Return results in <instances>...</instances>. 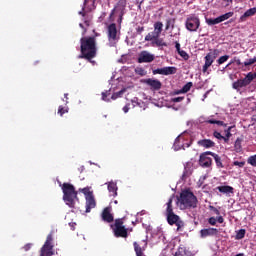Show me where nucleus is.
<instances>
[{
    "mask_svg": "<svg viewBox=\"0 0 256 256\" xmlns=\"http://www.w3.org/2000/svg\"><path fill=\"white\" fill-rule=\"evenodd\" d=\"M159 37H161V34H158L154 30L153 32H150L145 36V41H155L156 39H159Z\"/></svg>",
    "mask_w": 256,
    "mask_h": 256,
    "instance_id": "a878e982",
    "label": "nucleus"
},
{
    "mask_svg": "<svg viewBox=\"0 0 256 256\" xmlns=\"http://www.w3.org/2000/svg\"><path fill=\"white\" fill-rule=\"evenodd\" d=\"M187 31L196 32L201 27V20L195 15L188 16L185 22Z\"/></svg>",
    "mask_w": 256,
    "mask_h": 256,
    "instance_id": "423d86ee",
    "label": "nucleus"
},
{
    "mask_svg": "<svg viewBox=\"0 0 256 256\" xmlns=\"http://www.w3.org/2000/svg\"><path fill=\"white\" fill-rule=\"evenodd\" d=\"M101 218L105 223H113L114 217L113 214H111V208L106 207L102 211Z\"/></svg>",
    "mask_w": 256,
    "mask_h": 256,
    "instance_id": "2eb2a0df",
    "label": "nucleus"
},
{
    "mask_svg": "<svg viewBox=\"0 0 256 256\" xmlns=\"http://www.w3.org/2000/svg\"><path fill=\"white\" fill-rule=\"evenodd\" d=\"M155 61V55L149 53L148 51L140 52L138 56V63H153Z\"/></svg>",
    "mask_w": 256,
    "mask_h": 256,
    "instance_id": "4468645a",
    "label": "nucleus"
},
{
    "mask_svg": "<svg viewBox=\"0 0 256 256\" xmlns=\"http://www.w3.org/2000/svg\"><path fill=\"white\" fill-rule=\"evenodd\" d=\"M176 256H193L191 251L187 250V247L180 245L175 253Z\"/></svg>",
    "mask_w": 256,
    "mask_h": 256,
    "instance_id": "aec40b11",
    "label": "nucleus"
},
{
    "mask_svg": "<svg viewBox=\"0 0 256 256\" xmlns=\"http://www.w3.org/2000/svg\"><path fill=\"white\" fill-rule=\"evenodd\" d=\"M143 3H145V0H137V5L139 9H141V5H143Z\"/></svg>",
    "mask_w": 256,
    "mask_h": 256,
    "instance_id": "5fc2aeb1",
    "label": "nucleus"
},
{
    "mask_svg": "<svg viewBox=\"0 0 256 256\" xmlns=\"http://www.w3.org/2000/svg\"><path fill=\"white\" fill-rule=\"evenodd\" d=\"M233 165H234L235 167L243 168V167H245V161H242V162L234 161V162H233Z\"/></svg>",
    "mask_w": 256,
    "mask_h": 256,
    "instance_id": "c03bdc74",
    "label": "nucleus"
},
{
    "mask_svg": "<svg viewBox=\"0 0 256 256\" xmlns=\"http://www.w3.org/2000/svg\"><path fill=\"white\" fill-rule=\"evenodd\" d=\"M206 179V177L204 176V177H202V178H200L199 179V187H201L202 185H203V181Z\"/></svg>",
    "mask_w": 256,
    "mask_h": 256,
    "instance_id": "13d9d810",
    "label": "nucleus"
},
{
    "mask_svg": "<svg viewBox=\"0 0 256 256\" xmlns=\"http://www.w3.org/2000/svg\"><path fill=\"white\" fill-rule=\"evenodd\" d=\"M191 87H193V82H187L179 91V93H189V91H191Z\"/></svg>",
    "mask_w": 256,
    "mask_h": 256,
    "instance_id": "72a5a7b5",
    "label": "nucleus"
},
{
    "mask_svg": "<svg viewBox=\"0 0 256 256\" xmlns=\"http://www.w3.org/2000/svg\"><path fill=\"white\" fill-rule=\"evenodd\" d=\"M64 114H65V108H63V106H60L58 108V115H60V117H63Z\"/></svg>",
    "mask_w": 256,
    "mask_h": 256,
    "instance_id": "09e8293b",
    "label": "nucleus"
},
{
    "mask_svg": "<svg viewBox=\"0 0 256 256\" xmlns=\"http://www.w3.org/2000/svg\"><path fill=\"white\" fill-rule=\"evenodd\" d=\"M108 191L111 193L112 197H117V183L115 182H108Z\"/></svg>",
    "mask_w": 256,
    "mask_h": 256,
    "instance_id": "5701e85b",
    "label": "nucleus"
},
{
    "mask_svg": "<svg viewBox=\"0 0 256 256\" xmlns=\"http://www.w3.org/2000/svg\"><path fill=\"white\" fill-rule=\"evenodd\" d=\"M233 63H236L237 65H242L241 60L235 57L232 61H230V63L226 65L225 69H227V67H230V65H233Z\"/></svg>",
    "mask_w": 256,
    "mask_h": 256,
    "instance_id": "a19ab883",
    "label": "nucleus"
},
{
    "mask_svg": "<svg viewBox=\"0 0 256 256\" xmlns=\"http://www.w3.org/2000/svg\"><path fill=\"white\" fill-rule=\"evenodd\" d=\"M53 234H48L46 241L41 248V256H51L53 255Z\"/></svg>",
    "mask_w": 256,
    "mask_h": 256,
    "instance_id": "6e6552de",
    "label": "nucleus"
},
{
    "mask_svg": "<svg viewBox=\"0 0 256 256\" xmlns=\"http://www.w3.org/2000/svg\"><path fill=\"white\" fill-rule=\"evenodd\" d=\"M84 24H79V27H81L82 29V36L85 37L86 33H87V27H90L91 26V18L87 17V18H84Z\"/></svg>",
    "mask_w": 256,
    "mask_h": 256,
    "instance_id": "4be33fe9",
    "label": "nucleus"
},
{
    "mask_svg": "<svg viewBox=\"0 0 256 256\" xmlns=\"http://www.w3.org/2000/svg\"><path fill=\"white\" fill-rule=\"evenodd\" d=\"M145 31V27L141 26L137 28V33H143Z\"/></svg>",
    "mask_w": 256,
    "mask_h": 256,
    "instance_id": "4d7b16f0",
    "label": "nucleus"
},
{
    "mask_svg": "<svg viewBox=\"0 0 256 256\" xmlns=\"http://www.w3.org/2000/svg\"><path fill=\"white\" fill-rule=\"evenodd\" d=\"M248 163L252 165V167H256V154L248 158Z\"/></svg>",
    "mask_w": 256,
    "mask_h": 256,
    "instance_id": "ea45409f",
    "label": "nucleus"
},
{
    "mask_svg": "<svg viewBox=\"0 0 256 256\" xmlns=\"http://www.w3.org/2000/svg\"><path fill=\"white\" fill-rule=\"evenodd\" d=\"M79 202V198L77 197V191L75 190V186L69 183H65V203L68 207L72 209L75 207V203Z\"/></svg>",
    "mask_w": 256,
    "mask_h": 256,
    "instance_id": "20e7f679",
    "label": "nucleus"
},
{
    "mask_svg": "<svg viewBox=\"0 0 256 256\" xmlns=\"http://www.w3.org/2000/svg\"><path fill=\"white\" fill-rule=\"evenodd\" d=\"M216 189L220 193H223V195H230V193H234V188L232 186H218Z\"/></svg>",
    "mask_w": 256,
    "mask_h": 256,
    "instance_id": "412c9836",
    "label": "nucleus"
},
{
    "mask_svg": "<svg viewBox=\"0 0 256 256\" xmlns=\"http://www.w3.org/2000/svg\"><path fill=\"white\" fill-rule=\"evenodd\" d=\"M226 61H229V55L221 56V57L217 60V63H218V65H223V63H226Z\"/></svg>",
    "mask_w": 256,
    "mask_h": 256,
    "instance_id": "e433bc0d",
    "label": "nucleus"
},
{
    "mask_svg": "<svg viewBox=\"0 0 256 256\" xmlns=\"http://www.w3.org/2000/svg\"><path fill=\"white\" fill-rule=\"evenodd\" d=\"M222 1H224V3H227V5L233 3V0H222Z\"/></svg>",
    "mask_w": 256,
    "mask_h": 256,
    "instance_id": "69168bd1",
    "label": "nucleus"
},
{
    "mask_svg": "<svg viewBox=\"0 0 256 256\" xmlns=\"http://www.w3.org/2000/svg\"><path fill=\"white\" fill-rule=\"evenodd\" d=\"M234 149L237 153L241 152L242 146H241V139L237 138L234 144Z\"/></svg>",
    "mask_w": 256,
    "mask_h": 256,
    "instance_id": "c9c22d12",
    "label": "nucleus"
},
{
    "mask_svg": "<svg viewBox=\"0 0 256 256\" xmlns=\"http://www.w3.org/2000/svg\"><path fill=\"white\" fill-rule=\"evenodd\" d=\"M229 139H231V137H227V134L225 136H223V138H222L224 143H229Z\"/></svg>",
    "mask_w": 256,
    "mask_h": 256,
    "instance_id": "6e6d98bb",
    "label": "nucleus"
},
{
    "mask_svg": "<svg viewBox=\"0 0 256 256\" xmlns=\"http://www.w3.org/2000/svg\"><path fill=\"white\" fill-rule=\"evenodd\" d=\"M211 157L214 158L215 163H216V167H218V169H223V167H225L223 165V162L221 161V156H219L218 154L212 152L210 153Z\"/></svg>",
    "mask_w": 256,
    "mask_h": 256,
    "instance_id": "b1692460",
    "label": "nucleus"
},
{
    "mask_svg": "<svg viewBox=\"0 0 256 256\" xmlns=\"http://www.w3.org/2000/svg\"><path fill=\"white\" fill-rule=\"evenodd\" d=\"M217 57H219V50L218 49H214L213 51L209 52L206 56H205V64L203 65L202 71L203 73H207L209 67H211V65H213V63H215V60L217 59Z\"/></svg>",
    "mask_w": 256,
    "mask_h": 256,
    "instance_id": "0eeeda50",
    "label": "nucleus"
},
{
    "mask_svg": "<svg viewBox=\"0 0 256 256\" xmlns=\"http://www.w3.org/2000/svg\"><path fill=\"white\" fill-rule=\"evenodd\" d=\"M167 217V222L170 225H176L177 227V231L181 230V227H183L184 223L182 222L181 218L179 217V215L172 213V214H168L166 215Z\"/></svg>",
    "mask_w": 256,
    "mask_h": 256,
    "instance_id": "9d476101",
    "label": "nucleus"
},
{
    "mask_svg": "<svg viewBox=\"0 0 256 256\" xmlns=\"http://www.w3.org/2000/svg\"><path fill=\"white\" fill-rule=\"evenodd\" d=\"M256 14V7L248 9L241 17L240 21H245L247 17H253Z\"/></svg>",
    "mask_w": 256,
    "mask_h": 256,
    "instance_id": "393cba45",
    "label": "nucleus"
},
{
    "mask_svg": "<svg viewBox=\"0 0 256 256\" xmlns=\"http://www.w3.org/2000/svg\"><path fill=\"white\" fill-rule=\"evenodd\" d=\"M59 186L61 187L62 191H63V200H65V183L61 184V181L57 180Z\"/></svg>",
    "mask_w": 256,
    "mask_h": 256,
    "instance_id": "8fccbe9b",
    "label": "nucleus"
},
{
    "mask_svg": "<svg viewBox=\"0 0 256 256\" xmlns=\"http://www.w3.org/2000/svg\"><path fill=\"white\" fill-rule=\"evenodd\" d=\"M79 191L85 195V199H87V197H93V191H91L90 187L80 188Z\"/></svg>",
    "mask_w": 256,
    "mask_h": 256,
    "instance_id": "c756f323",
    "label": "nucleus"
},
{
    "mask_svg": "<svg viewBox=\"0 0 256 256\" xmlns=\"http://www.w3.org/2000/svg\"><path fill=\"white\" fill-rule=\"evenodd\" d=\"M213 137L219 139V141L223 140V135H221L218 131L213 132Z\"/></svg>",
    "mask_w": 256,
    "mask_h": 256,
    "instance_id": "a18cd8bd",
    "label": "nucleus"
},
{
    "mask_svg": "<svg viewBox=\"0 0 256 256\" xmlns=\"http://www.w3.org/2000/svg\"><path fill=\"white\" fill-rule=\"evenodd\" d=\"M185 97H175L172 99L173 103H181Z\"/></svg>",
    "mask_w": 256,
    "mask_h": 256,
    "instance_id": "3c124183",
    "label": "nucleus"
},
{
    "mask_svg": "<svg viewBox=\"0 0 256 256\" xmlns=\"http://www.w3.org/2000/svg\"><path fill=\"white\" fill-rule=\"evenodd\" d=\"M235 126H230L227 129H225L226 137H232L233 134H231V129H233Z\"/></svg>",
    "mask_w": 256,
    "mask_h": 256,
    "instance_id": "49530a36",
    "label": "nucleus"
},
{
    "mask_svg": "<svg viewBox=\"0 0 256 256\" xmlns=\"http://www.w3.org/2000/svg\"><path fill=\"white\" fill-rule=\"evenodd\" d=\"M178 55H180V57H182V59H184V61H189V54L187 52H185L184 50H180L178 52Z\"/></svg>",
    "mask_w": 256,
    "mask_h": 256,
    "instance_id": "4c0bfd02",
    "label": "nucleus"
},
{
    "mask_svg": "<svg viewBox=\"0 0 256 256\" xmlns=\"http://www.w3.org/2000/svg\"><path fill=\"white\" fill-rule=\"evenodd\" d=\"M208 223H209V225H217V218H215V217H210V218L208 219Z\"/></svg>",
    "mask_w": 256,
    "mask_h": 256,
    "instance_id": "de8ad7c7",
    "label": "nucleus"
},
{
    "mask_svg": "<svg viewBox=\"0 0 256 256\" xmlns=\"http://www.w3.org/2000/svg\"><path fill=\"white\" fill-rule=\"evenodd\" d=\"M247 233V231L245 229H240L236 232V236L235 239L237 241H241V239H245V234Z\"/></svg>",
    "mask_w": 256,
    "mask_h": 256,
    "instance_id": "7c9ffc66",
    "label": "nucleus"
},
{
    "mask_svg": "<svg viewBox=\"0 0 256 256\" xmlns=\"http://www.w3.org/2000/svg\"><path fill=\"white\" fill-rule=\"evenodd\" d=\"M167 208H166V216L173 214V197H170L168 202L166 203Z\"/></svg>",
    "mask_w": 256,
    "mask_h": 256,
    "instance_id": "c85d7f7f",
    "label": "nucleus"
},
{
    "mask_svg": "<svg viewBox=\"0 0 256 256\" xmlns=\"http://www.w3.org/2000/svg\"><path fill=\"white\" fill-rule=\"evenodd\" d=\"M210 211H213L215 209V206H209Z\"/></svg>",
    "mask_w": 256,
    "mask_h": 256,
    "instance_id": "338daca9",
    "label": "nucleus"
},
{
    "mask_svg": "<svg viewBox=\"0 0 256 256\" xmlns=\"http://www.w3.org/2000/svg\"><path fill=\"white\" fill-rule=\"evenodd\" d=\"M218 233L219 230H217V228H206L200 231V237L205 239V237H213V235H217Z\"/></svg>",
    "mask_w": 256,
    "mask_h": 256,
    "instance_id": "f3484780",
    "label": "nucleus"
},
{
    "mask_svg": "<svg viewBox=\"0 0 256 256\" xmlns=\"http://www.w3.org/2000/svg\"><path fill=\"white\" fill-rule=\"evenodd\" d=\"M115 237L122 239H127L129 237V228L125 227V222L123 218H117L114 223L110 225Z\"/></svg>",
    "mask_w": 256,
    "mask_h": 256,
    "instance_id": "7ed1b4c3",
    "label": "nucleus"
},
{
    "mask_svg": "<svg viewBox=\"0 0 256 256\" xmlns=\"http://www.w3.org/2000/svg\"><path fill=\"white\" fill-rule=\"evenodd\" d=\"M144 245L141 246L139 242H133L134 251L136 253V256H143L145 253V249H147V241H143Z\"/></svg>",
    "mask_w": 256,
    "mask_h": 256,
    "instance_id": "dca6fc26",
    "label": "nucleus"
},
{
    "mask_svg": "<svg viewBox=\"0 0 256 256\" xmlns=\"http://www.w3.org/2000/svg\"><path fill=\"white\" fill-rule=\"evenodd\" d=\"M169 27H171V20H167L166 31L169 29Z\"/></svg>",
    "mask_w": 256,
    "mask_h": 256,
    "instance_id": "0e129e2a",
    "label": "nucleus"
},
{
    "mask_svg": "<svg viewBox=\"0 0 256 256\" xmlns=\"http://www.w3.org/2000/svg\"><path fill=\"white\" fill-rule=\"evenodd\" d=\"M80 51L79 59H86L90 61L97 57V40L95 36H83L80 39Z\"/></svg>",
    "mask_w": 256,
    "mask_h": 256,
    "instance_id": "f257e3e1",
    "label": "nucleus"
},
{
    "mask_svg": "<svg viewBox=\"0 0 256 256\" xmlns=\"http://www.w3.org/2000/svg\"><path fill=\"white\" fill-rule=\"evenodd\" d=\"M154 31L161 35V33H163V22H155Z\"/></svg>",
    "mask_w": 256,
    "mask_h": 256,
    "instance_id": "473e14b6",
    "label": "nucleus"
},
{
    "mask_svg": "<svg viewBox=\"0 0 256 256\" xmlns=\"http://www.w3.org/2000/svg\"><path fill=\"white\" fill-rule=\"evenodd\" d=\"M197 145L204 149H212V147H215V142L211 139H202L197 142Z\"/></svg>",
    "mask_w": 256,
    "mask_h": 256,
    "instance_id": "a211bd4d",
    "label": "nucleus"
},
{
    "mask_svg": "<svg viewBox=\"0 0 256 256\" xmlns=\"http://www.w3.org/2000/svg\"><path fill=\"white\" fill-rule=\"evenodd\" d=\"M216 221H218V223H224L225 219L223 218V216H218L216 218Z\"/></svg>",
    "mask_w": 256,
    "mask_h": 256,
    "instance_id": "864d4df0",
    "label": "nucleus"
},
{
    "mask_svg": "<svg viewBox=\"0 0 256 256\" xmlns=\"http://www.w3.org/2000/svg\"><path fill=\"white\" fill-rule=\"evenodd\" d=\"M142 82L145 85H148L152 91H159V89L163 87V84L161 83V81L153 78L144 79L142 80Z\"/></svg>",
    "mask_w": 256,
    "mask_h": 256,
    "instance_id": "f8f14e48",
    "label": "nucleus"
},
{
    "mask_svg": "<svg viewBox=\"0 0 256 256\" xmlns=\"http://www.w3.org/2000/svg\"><path fill=\"white\" fill-rule=\"evenodd\" d=\"M197 203H199L197 196L191 190H183L180 193L178 198L180 209H196Z\"/></svg>",
    "mask_w": 256,
    "mask_h": 256,
    "instance_id": "f03ea898",
    "label": "nucleus"
},
{
    "mask_svg": "<svg viewBox=\"0 0 256 256\" xmlns=\"http://www.w3.org/2000/svg\"><path fill=\"white\" fill-rule=\"evenodd\" d=\"M79 15H82V17H85V12H79Z\"/></svg>",
    "mask_w": 256,
    "mask_h": 256,
    "instance_id": "774afa93",
    "label": "nucleus"
},
{
    "mask_svg": "<svg viewBox=\"0 0 256 256\" xmlns=\"http://www.w3.org/2000/svg\"><path fill=\"white\" fill-rule=\"evenodd\" d=\"M256 79V73L249 72L243 79H238L237 81L233 82L232 87L236 91H241L243 87H247L251 85V82Z\"/></svg>",
    "mask_w": 256,
    "mask_h": 256,
    "instance_id": "39448f33",
    "label": "nucleus"
},
{
    "mask_svg": "<svg viewBox=\"0 0 256 256\" xmlns=\"http://www.w3.org/2000/svg\"><path fill=\"white\" fill-rule=\"evenodd\" d=\"M212 211L215 213V215H221V212L217 208L213 209Z\"/></svg>",
    "mask_w": 256,
    "mask_h": 256,
    "instance_id": "052dcab7",
    "label": "nucleus"
},
{
    "mask_svg": "<svg viewBox=\"0 0 256 256\" xmlns=\"http://www.w3.org/2000/svg\"><path fill=\"white\" fill-rule=\"evenodd\" d=\"M123 111L124 113H129V106L128 105L124 106Z\"/></svg>",
    "mask_w": 256,
    "mask_h": 256,
    "instance_id": "e2e57ef3",
    "label": "nucleus"
},
{
    "mask_svg": "<svg viewBox=\"0 0 256 256\" xmlns=\"http://www.w3.org/2000/svg\"><path fill=\"white\" fill-rule=\"evenodd\" d=\"M153 75H175L177 68L173 66H167L163 68H157L152 71Z\"/></svg>",
    "mask_w": 256,
    "mask_h": 256,
    "instance_id": "9b49d317",
    "label": "nucleus"
},
{
    "mask_svg": "<svg viewBox=\"0 0 256 256\" xmlns=\"http://www.w3.org/2000/svg\"><path fill=\"white\" fill-rule=\"evenodd\" d=\"M256 63V56L254 58L249 59L248 61L244 62L245 67H249L250 65H253Z\"/></svg>",
    "mask_w": 256,
    "mask_h": 256,
    "instance_id": "37998d69",
    "label": "nucleus"
},
{
    "mask_svg": "<svg viewBox=\"0 0 256 256\" xmlns=\"http://www.w3.org/2000/svg\"><path fill=\"white\" fill-rule=\"evenodd\" d=\"M118 7H120L121 11H125V7H127V1L119 0L118 1Z\"/></svg>",
    "mask_w": 256,
    "mask_h": 256,
    "instance_id": "79ce46f5",
    "label": "nucleus"
},
{
    "mask_svg": "<svg viewBox=\"0 0 256 256\" xmlns=\"http://www.w3.org/2000/svg\"><path fill=\"white\" fill-rule=\"evenodd\" d=\"M211 153H212L211 151H207L200 154V158H199L200 167H203L204 169H209V167L213 165V160L211 159V157H209Z\"/></svg>",
    "mask_w": 256,
    "mask_h": 256,
    "instance_id": "1a4fd4ad",
    "label": "nucleus"
},
{
    "mask_svg": "<svg viewBox=\"0 0 256 256\" xmlns=\"http://www.w3.org/2000/svg\"><path fill=\"white\" fill-rule=\"evenodd\" d=\"M123 93H125V89H122L116 93H114L112 96H111V99L115 100V99H119V97H121L123 95Z\"/></svg>",
    "mask_w": 256,
    "mask_h": 256,
    "instance_id": "58836bf2",
    "label": "nucleus"
},
{
    "mask_svg": "<svg viewBox=\"0 0 256 256\" xmlns=\"http://www.w3.org/2000/svg\"><path fill=\"white\" fill-rule=\"evenodd\" d=\"M206 23H207V25H219V23H221L220 22V20H219V17H217V18H206Z\"/></svg>",
    "mask_w": 256,
    "mask_h": 256,
    "instance_id": "f704fd0d",
    "label": "nucleus"
},
{
    "mask_svg": "<svg viewBox=\"0 0 256 256\" xmlns=\"http://www.w3.org/2000/svg\"><path fill=\"white\" fill-rule=\"evenodd\" d=\"M107 96H108L107 92H103V93H102V99H103V101H107Z\"/></svg>",
    "mask_w": 256,
    "mask_h": 256,
    "instance_id": "bf43d9fd",
    "label": "nucleus"
},
{
    "mask_svg": "<svg viewBox=\"0 0 256 256\" xmlns=\"http://www.w3.org/2000/svg\"><path fill=\"white\" fill-rule=\"evenodd\" d=\"M182 177H189V172L187 171V168H185Z\"/></svg>",
    "mask_w": 256,
    "mask_h": 256,
    "instance_id": "680f3d73",
    "label": "nucleus"
},
{
    "mask_svg": "<svg viewBox=\"0 0 256 256\" xmlns=\"http://www.w3.org/2000/svg\"><path fill=\"white\" fill-rule=\"evenodd\" d=\"M152 47H167V43L163 38H157L156 40L152 41Z\"/></svg>",
    "mask_w": 256,
    "mask_h": 256,
    "instance_id": "bb28decb",
    "label": "nucleus"
},
{
    "mask_svg": "<svg viewBox=\"0 0 256 256\" xmlns=\"http://www.w3.org/2000/svg\"><path fill=\"white\" fill-rule=\"evenodd\" d=\"M107 31H108V41L110 43H115V41L119 39V37H117V24L115 23L110 24L107 28Z\"/></svg>",
    "mask_w": 256,
    "mask_h": 256,
    "instance_id": "ddd939ff",
    "label": "nucleus"
},
{
    "mask_svg": "<svg viewBox=\"0 0 256 256\" xmlns=\"http://www.w3.org/2000/svg\"><path fill=\"white\" fill-rule=\"evenodd\" d=\"M205 123H209L210 125H218L219 127H227V123L221 120L208 119V120H205Z\"/></svg>",
    "mask_w": 256,
    "mask_h": 256,
    "instance_id": "cd10ccee",
    "label": "nucleus"
},
{
    "mask_svg": "<svg viewBox=\"0 0 256 256\" xmlns=\"http://www.w3.org/2000/svg\"><path fill=\"white\" fill-rule=\"evenodd\" d=\"M175 48L177 50V53L181 51V44L178 41L175 42Z\"/></svg>",
    "mask_w": 256,
    "mask_h": 256,
    "instance_id": "603ef678",
    "label": "nucleus"
},
{
    "mask_svg": "<svg viewBox=\"0 0 256 256\" xmlns=\"http://www.w3.org/2000/svg\"><path fill=\"white\" fill-rule=\"evenodd\" d=\"M234 13L233 12H227L221 16L218 17V20L220 23H223V21H227V19H231L233 17Z\"/></svg>",
    "mask_w": 256,
    "mask_h": 256,
    "instance_id": "2f4dec72",
    "label": "nucleus"
},
{
    "mask_svg": "<svg viewBox=\"0 0 256 256\" xmlns=\"http://www.w3.org/2000/svg\"><path fill=\"white\" fill-rule=\"evenodd\" d=\"M97 207V202L95 201V196H90L86 198V213H91V209Z\"/></svg>",
    "mask_w": 256,
    "mask_h": 256,
    "instance_id": "6ab92c4d",
    "label": "nucleus"
}]
</instances>
